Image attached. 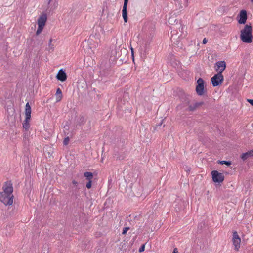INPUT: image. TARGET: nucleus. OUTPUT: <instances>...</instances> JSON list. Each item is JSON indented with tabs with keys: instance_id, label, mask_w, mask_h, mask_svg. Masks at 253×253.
<instances>
[{
	"instance_id": "obj_3",
	"label": "nucleus",
	"mask_w": 253,
	"mask_h": 253,
	"mask_svg": "<svg viewBox=\"0 0 253 253\" xmlns=\"http://www.w3.org/2000/svg\"><path fill=\"white\" fill-rule=\"evenodd\" d=\"M31 108L28 102L26 104L25 109V119L23 123V127L28 129L30 127L29 121L31 119Z\"/></svg>"
},
{
	"instance_id": "obj_23",
	"label": "nucleus",
	"mask_w": 253,
	"mask_h": 253,
	"mask_svg": "<svg viewBox=\"0 0 253 253\" xmlns=\"http://www.w3.org/2000/svg\"><path fill=\"white\" fill-rule=\"evenodd\" d=\"M129 229V227H125L124 228L123 231H122V234L125 235L126 234L127 231Z\"/></svg>"
},
{
	"instance_id": "obj_22",
	"label": "nucleus",
	"mask_w": 253,
	"mask_h": 253,
	"mask_svg": "<svg viewBox=\"0 0 253 253\" xmlns=\"http://www.w3.org/2000/svg\"><path fill=\"white\" fill-rule=\"evenodd\" d=\"M92 181H88V182L86 184V187L87 189H90L91 187Z\"/></svg>"
},
{
	"instance_id": "obj_33",
	"label": "nucleus",
	"mask_w": 253,
	"mask_h": 253,
	"mask_svg": "<svg viewBox=\"0 0 253 253\" xmlns=\"http://www.w3.org/2000/svg\"><path fill=\"white\" fill-rule=\"evenodd\" d=\"M252 2H253V0H251Z\"/></svg>"
},
{
	"instance_id": "obj_13",
	"label": "nucleus",
	"mask_w": 253,
	"mask_h": 253,
	"mask_svg": "<svg viewBox=\"0 0 253 253\" xmlns=\"http://www.w3.org/2000/svg\"><path fill=\"white\" fill-rule=\"evenodd\" d=\"M203 104H204L203 102L194 103V104L189 105V106L188 107V110L191 111H193L195 110H196V108L203 105Z\"/></svg>"
},
{
	"instance_id": "obj_32",
	"label": "nucleus",
	"mask_w": 253,
	"mask_h": 253,
	"mask_svg": "<svg viewBox=\"0 0 253 253\" xmlns=\"http://www.w3.org/2000/svg\"><path fill=\"white\" fill-rule=\"evenodd\" d=\"M173 34H172V35H171V38H172Z\"/></svg>"
},
{
	"instance_id": "obj_16",
	"label": "nucleus",
	"mask_w": 253,
	"mask_h": 253,
	"mask_svg": "<svg viewBox=\"0 0 253 253\" xmlns=\"http://www.w3.org/2000/svg\"><path fill=\"white\" fill-rule=\"evenodd\" d=\"M84 176L86 178V179L88 181H92L93 179V174L90 172H85L84 173Z\"/></svg>"
},
{
	"instance_id": "obj_27",
	"label": "nucleus",
	"mask_w": 253,
	"mask_h": 253,
	"mask_svg": "<svg viewBox=\"0 0 253 253\" xmlns=\"http://www.w3.org/2000/svg\"><path fill=\"white\" fill-rule=\"evenodd\" d=\"M172 253H178V250L176 248L174 249Z\"/></svg>"
},
{
	"instance_id": "obj_10",
	"label": "nucleus",
	"mask_w": 253,
	"mask_h": 253,
	"mask_svg": "<svg viewBox=\"0 0 253 253\" xmlns=\"http://www.w3.org/2000/svg\"><path fill=\"white\" fill-rule=\"evenodd\" d=\"M128 1V0H124V3L122 10V16L125 22H127V5Z\"/></svg>"
},
{
	"instance_id": "obj_19",
	"label": "nucleus",
	"mask_w": 253,
	"mask_h": 253,
	"mask_svg": "<svg viewBox=\"0 0 253 253\" xmlns=\"http://www.w3.org/2000/svg\"><path fill=\"white\" fill-rule=\"evenodd\" d=\"M69 140H70V139L68 136L66 137L63 141L64 145H68L69 142Z\"/></svg>"
},
{
	"instance_id": "obj_20",
	"label": "nucleus",
	"mask_w": 253,
	"mask_h": 253,
	"mask_svg": "<svg viewBox=\"0 0 253 253\" xmlns=\"http://www.w3.org/2000/svg\"><path fill=\"white\" fill-rule=\"evenodd\" d=\"M220 163L221 164H225L227 166H230L231 164V163L230 161H220Z\"/></svg>"
},
{
	"instance_id": "obj_8",
	"label": "nucleus",
	"mask_w": 253,
	"mask_h": 253,
	"mask_svg": "<svg viewBox=\"0 0 253 253\" xmlns=\"http://www.w3.org/2000/svg\"><path fill=\"white\" fill-rule=\"evenodd\" d=\"M47 21V15L46 14H42L38 19L37 24L38 27L44 28Z\"/></svg>"
},
{
	"instance_id": "obj_17",
	"label": "nucleus",
	"mask_w": 253,
	"mask_h": 253,
	"mask_svg": "<svg viewBox=\"0 0 253 253\" xmlns=\"http://www.w3.org/2000/svg\"><path fill=\"white\" fill-rule=\"evenodd\" d=\"M52 41V39L51 38L49 40V42L48 44V50L49 51H53L54 49V45L51 43Z\"/></svg>"
},
{
	"instance_id": "obj_30",
	"label": "nucleus",
	"mask_w": 253,
	"mask_h": 253,
	"mask_svg": "<svg viewBox=\"0 0 253 253\" xmlns=\"http://www.w3.org/2000/svg\"><path fill=\"white\" fill-rule=\"evenodd\" d=\"M131 50L132 55H133V49L132 48H131Z\"/></svg>"
},
{
	"instance_id": "obj_9",
	"label": "nucleus",
	"mask_w": 253,
	"mask_h": 253,
	"mask_svg": "<svg viewBox=\"0 0 253 253\" xmlns=\"http://www.w3.org/2000/svg\"><path fill=\"white\" fill-rule=\"evenodd\" d=\"M226 68V63L224 61H218L216 63L215 70L218 73H222L223 71Z\"/></svg>"
},
{
	"instance_id": "obj_24",
	"label": "nucleus",
	"mask_w": 253,
	"mask_h": 253,
	"mask_svg": "<svg viewBox=\"0 0 253 253\" xmlns=\"http://www.w3.org/2000/svg\"><path fill=\"white\" fill-rule=\"evenodd\" d=\"M144 250H145V245L143 244L139 248V252H143L144 251Z\"/></svg>"
},
{
	"instance_id": "obj_12",
	"label": "nucleus",
	"mask_w": 253,
	"mask_h": 253,
	"mask_svg": "<svg viewBox=\"0 0 253 253\" xmlns=\"http://www.w3.org/2000/svg\"><path fill=\"white\" fill-rule=\"evenodd\" d=\"M67 77L66 73L62 69H60L56 75L57 79L62 82L66 81Z\"/></svg>"
},
{
	"instance_id": "obj_21",
	"label": "nucleus",
	"mask_w": 253,
	"mask_h": 253,
	"mask_svg": "<svg viewBox=\"0 0 253 253\" xmlns=\"http://www.w3.org/2000/svg\"><path fill=\"white\" fill-rule=\"evenodd\" d=\"M43 29V28H42V27H38V29H37V30L36 31V35H38L39 34H40L42 32V31Z\"/></svg>"
},
{
	"instance_id": "obj_11",
	"label": "nucleus",
	"mask_w": 253,
	"mask_h": 253,
	"mask_svg": "<svg viewBox=\"0 0 253 253\" xmlns=\"http://www.w3.org/2000/svg\"><path fill=\"white\" fill-rule=\"evenodd\" d=\"M240 19L238 20L239 24H245L247 19V12L245 10H242L240 12Z\"/></svg>"
},
{
	"instance_id": "obj_5",
	"label": "nucleus",
	"mask_w": 253,
	"mask_h": 253,
	"mask_svg": "<svg viewBox=\"0 0 253 253\" xmlns=\"http://www.w3.org/2000/svg\"><path fill=\"white\" fill-rule=\"evenodd\" d=\"M232 242L234 246V249L237 251H239L240 248L241 238L237 231H234L233 233Z\"/></svg>"
},
{
	"instance_id": "obj_26",
	"label": "nucleus",
	"mask_w": 253,
	"mask_h": 253,
	"mask_svg": "<svg viewBox=\"0 0 253 253\" xmlns=\"http://www.w3.org/2000/svg\"><path fill=\"white\" fill-rule=\"evenodd\" d=\"M72 183L75 185H77L78 184V182L76 180H73Z\"/></svg>"
},
{
	"instance_id": "obj_31",
	"label": "nucleus",
	"mask_w": 253,
	"mask_h": 253,
	"mask_svg": "<svg viewBox=\"0 0 253 253\" xmlns=\"http://www.w3.org/2000/svg\"><path fill=\"white\" fill-rule=\"evenodd\" d=\"M251 152L252 156H253V150L250 151Z\"/></svg>"
},
{
	"instance_id": "obj_2",
	"label": "nucleus",
	"mask_w": 253,
	"mask_h": 253,
	"mask_svg": "<svg viewBox=\"0 0 253 253\" xmlns=\"http://www.w3.org/2000/svg\"><path fill=\"white\" fill-rule=\"evenodd\" d=\"M252 26L251 24H246L240 31V38L244 43H251L253 42Z\"/></svg>"
},
{
	"instance_id": "obj_7",
	"label": "nucleus",
	"mask_w": 253,
	"mask_h": 253,
	"mask_svg": "<svg viewBox=\"0 0 253 253\" xmlns=\"http://www.w3.org/2000/svg\"><path fill=\"white\" fill-rule=\"evenodd\" d=\"M197 82L198 84L196 91L198 95L201 96L204 94V81L202 78H199Z\"/></svg>"
},
{
	"instance_id": "obj_25",
	"label": "nucleus",
	"mask_w": 253,
	"mask_h": 253,
	"mask_svg": "<svg viewBox=\"0 0 253 253\" xmlns=\"http://www.w3.org/2000/svg\"><path fill=\"white\" fill-rule=\"evenodd\" d=\"M248 101L253 106V99H248Z\"/></svg>"
},
{
	"instance_id": "obj_4",
	"label": "nucleus",
	"mask_w": 253,
	"mask_h": 253,
	"mask_svg": "<svg viewBox=\"0 0 253 253\" xmlns=\"http://www.w3.org/2000/svg\"><path fill=\"white\" fill-rule=\"evenodd\" d=\"M224 80V77L221 73H217L214 75L211 79L212 85L214 87L217 86L221 84Z\"/></svg>"
},
{
	"instance_id": "obj_14",
	"label": "nucleus",
	"mask_w": 253,
	"mask_h": 253,
	"mask_svg": "<svg viewBox=\"0 0 253 253\" xmlns=\"http://www.w3.org/2000/svg\"><path fill=\"white\" fill-rule=\"evenodd\" d=\"M55 96L56 102H59L61 100L63 95L62 91L59 88L57 89Z\"/></svg>"
},
{
	"instance_id": "obj_29",
	"label": "nucleus",
	"mask_w": 253,
	"mask_h": 253,
	"mask_svg": "<svg viewBox=\"0 0 253 253\" xmlns=\"http://www.w3.org/2000/svg\"><path fill=\"white\" fill-rule=\"evenodd\" d=\"M48 1V4H50V3H51V2L52 1V0H47Z\"/></svg>"
},
{
	"instance_id": "obj_15",
	"label": "nucleus",
	"mask_w": 253,
	"mask_h": 253,
	"mask_svg": "<svg viewBox=\"0 0 253 253\" xmlns=\"http://www.w3.org/2000/svg\"><path fill=\"white\" fill-rule=\"evenodd\" d=\"M252 156L251 152L250 151H249L247 152L242 154L241 155V158L243 160L245 161Z\"/></svg>"
},
{
	"instance_id": "obj_6",
	"label": "nucleus",
	"mask_w": 253,
	"mask_h": 253,
	"mask_svg": "<svg viewBox=\"0 0 253 253\" xmlns=\"http://www.w3.org/2000/svg\"><path fill=\"white\" fill-rule=\"evenodd\" d=\"M212 180L214 182L221 183L224 179V175L222 173H219L216 170H213L211 172Z\"/></svg>"
},
{
	"instance_id": "obj_18",
	"label": "nucleus",
	"mask_w": 253,
	"mask_h": 253,
	"mask_svg": "<svg viewBox=\"0 0 253 253\" xmlns=\"http://www.w3.org/2000/svg\"><path fill=\"white\" fill-rule=\"evenodd\" d=\"M86 121V119L84 117V116H82L80 117V119H79V124L81 125H83L84 124V123H85Z\"/></svg>"
},
{
	"instance_id": "obj_1",
	"label": "nucleus",
	"mask_w": 253,
	"mask_h": 253,
	"mask_svg": "<svg viewBox=\"0 0 253 253\" xmlns=\"http://www.w3.org/2000/svg\"><path fill=\"white\" fill-rule=\"evenodd\" d=\"M12 192V184L10 182H5L3 186V191L0 193V201L5 205H11L13 199Z\"/></svg>"
},
{
	"instance_id": "obj_28",
	"label": "nucleus",
	"mask_w": 253,
	"mask_h": 253,
	"mask_svg": "<svg viewBox=\"0 0 253 253\" xmlns=\"http://www.w3.org/2000/svg\"><path fill=\"white\" fill-rule=\"evenodd\" d=\"M207 42V40L206 38H204L203 40V43L206 44Z\"/></svg>"
}]
</instances>
